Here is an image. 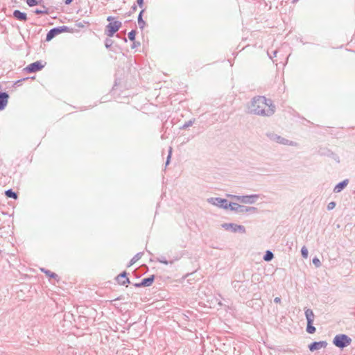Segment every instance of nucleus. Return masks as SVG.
<instances>
[{"instance_id":"1","label":"nucleus","mask_w":355,"mask_h":355,"mask_svg":"<svg viewBox=\"0 0 355 355\" xmlns=\"http://www.w3.org/2000/svg\"><path fill=\"white\" fill-rule=\"evenodd\" d=\"M275 110L272 101L263 96L254 97L248 106L250 114L261 116H270L274 114Z\"/></svg>"},{"instance_id":"2","label":"nucleus","mask_w":355,"mask_h":355,"mask_svg":"<svg viewBox=\"0 0 355 355\" xmlns=\"http://www.w3.org/2000/svg\"><path fill=\"white\" fill-rule=\"evenodd\" d=\"M230 207L229 209L231 211H235L236 213H250V214H255L257 213L258 209L254 207H248L245 205H241L236 202H230L228 205Z\"/></svg>"},{"instance_id":"3","label":"nucleus","mask_w":355,"mask_h":355,"mask_svg":"<svg viewBox=\"0 0 355 355\" xmlns=\"http://www.w3.org/2000/svg\"><path fill=\"white\" fill-rule=\"evenodd\" d=\"M351 343L352 338L346 334H337L333 340V344L340 349L346 347Z\"/></svg>"},{"instance_id":"4","label":"nucleus","mask_w":355,"mask_h":355,"mask_svg":"<svg viewBox=\"0 0 355 355\" xmlns=\"http://www.w3.org/2000/svg\"><path fill=\"white\" fill-rule=\"evenodd\" d=\"M267 137L273 141H275L279 144L291 146H298V144L293 141H290L286 138H284L275 133H268Z\"/></svg>"},{"instance_id":"5","label":"nucleus","mask_w":355,"mask_h":355,"mask_svg":"<svg viewBox=\"0 0 355 355\" xmlns=\"http://www.w3.org/2000/svg\"><path fill=\"white\" fill-rule=\"evenodd\" d=\"M227 196L232 199L236 200L244 204H253L259 198V195L257 194H252L249 196H236L228 194Z\"/></svg>"},{"instance_id":"6","label":"nucleus","mask_w":355,"mask_h":355,"mask_svg":"<svg viewBox=\"0 0 355 355\" xmlns=\"http://www.w3.org/2000/svg\"><path fill=\"white\" fill-rule=\"evenodd\" d=\"M122 24L119 21L110 22L105 27V33L108 37H112L121 27Z\"/></svg>"},{"instance_id":"7","label":"nucleus","mask_w":355,"mask_h":355,"mask_svg":"<svg viewBox=\"0 0 355 355\" xmlns=\"http://www.w3.org/2000/svg\"><path fill=\"white\" fill-rule=\"evenodd\" d=\"M69 29V27L66 26H58L51 29L46 34V41H51L57 35L62 33L67 32Z\"/></svg>"},{"instance_id":"8","label":"nucleus","mask_w":355,"mask_h":355,"mask_svg":"<svg viewBox=\"0 0 355 355\" xmlns=\"http://www.w3.org/2000/svg\"><path fill=\"white\" fill-rule=\"evenodd\" d=\"M207 202L211 204L214 206H216L219 208H223L224 209H229V202L227 200L221 198H209L207 200Z\"/></svg>"},{"instance_id":"9","label":"nucleus","mask_w":355,"mask_h":355,"mask_svg":"<svg viewBox=\"0 0 355 355\" xmlns=\"http://www.w3.org/2000/svg\"><path fill=\"white\" fill-rule=\"evenodd\" d=\"M222 227L227 231H231L234 233L240 232L241 234L245 233V228L243 225H237L236 223H223L221 225Z\"/></svg>"},{"instance_id":"10","label":"nucleus","mask_w":355,"mask_h":355,"mask_svg":"<svg viewBox=\"0 0 355 355\" xmlns=\"http://www.w3.org/2000/svg\"><path fill=\"white\" fill-rule=\"evenodd\" d=\"M44 67V64H42L41 61H36L28 64L24 69L28 73H35L40 71Z\"/></svg>"},{"instance_id":"11","label":"nucleus","mask_w":355,"mask_h":355,"mask_svg":"<svg viewBox=\"0 0 355 355\" xmlns=\"http://www.w3.org/2000/svg\"><path fill=\"white\" fill-rule=\"evenodd\" d=\"M232 286L234 289L241 293H244L247 291L248 286L244 284L241 280H234L232 282Z\"/></svg>"},{"instance_id":"12","label":"nucleus","mask_w":355,"mask_h":355,"mask_svg":"<svg viewBox=\"0 0 355 355\" xmlns=\"http://www.w3.org/2000/svg\"><path fill=\"white\" fill-rule=\"evenodd\" d=\"M155 280V275H150L148 277L143 279L141 282L134 284V286L136 288L140 287H148L150 286Z\"/></svg>"},{"instance_id":"13","label":"nucleus","mask_w":355,"mask_h":355,"mask_svg":"<svg viewBox=\"0 0 355 355\" xmlns=\"http://www.w3.org/2000/svg\"><path fill=\"white\" fill-rule=\"evenodd\" d=\"M116 280L120 285L123 286H127V284L130 283V279L128 277V272L126 271H123L117 275Z\"/></svg>"},{"instance_id":"14","label":"nucleus","mask_w":355,"mask_h":355,"mask_svg":"<svg viewBox=\"0 0 355 355\" xmlns=\"http://www.w3.org/2000/svg\"><path fill=\"white\" fill-rule=\"evenodd\" d=\"M327 345V343L326 341H319V342H313L309 345V349L311 352H313L315 350L320 349L321 348H325Z\"/></svg>"},{"instance_id":"15","label":"nucleus","mask_w":355,"mask_h":355,"mask_svg":"<svg viewBox=\"0 0 355 355\" xmlns=\"http://www.w3.org/2000/svg\"><path fill=\"white\" fill-rule=\"evenodd\" d=\"M9 95L7 92L0 94V110H4L8 104Z\"/></svg>"},{"instance_id":"16","label":"nucleus","mask_w":355,"mask_h":355,"mask_svg":"<svg viewBox=\"0 0 355 355\" xmlns=\"http://www.w3.org/2000/svg\"><path fill=\"white\" fill-rule=\"evenodd\" d=\"M13 17L17 20L26 21L27 20V15L25 12H23L19 10H15L13 11Z\"/></svg>"},{"instance_id":"17","label":"nucleus","mask_w":355,"mask_h":355,"mask_svg":"<svg viewBox=\"0 0 355 355\" xmlns=\"http://www.w3.org/2000/svg\"><path fill=\"white\" fill-rule=\"evenodd\" d=\"M348 183H349L348 179H345L343 181L339 182L338 184H337L335 186V187L334 189V192L340 193L342 190H343L347 187Z\"/></svg>"},{"instance_id":"18","label":"nucleus","mask_w":355,"mask_h":355,"mask_svg":"<svg viewBox=\"0 0 355 355\" xmlns=\"http://www.w3.org/2000/svg\"><path fill=\"white\" fill-rule=\"evenodd\" d=\"M157 261L159 263H164L165 265H168V264H173L175 261L178 260L179 259V257H176L174 259H172V260H170V261H168L165 257L164 256H160L159 257H157Z\"/></svg>"},{"instance_id":"19","label":"nucleus","mask_w":355,"mask_h":355,"mask_svg":"<svg viewBox=\"0 0 355 355\" xmlns=\"http://www.w3.org/2000/svg\"><path fill=\"white\" fill-rule=\"evenodd\" d=\"M305 316L307 320V323L312 322L313 323L315 315L313 311L310 309H307L305 310Z\"/></svg>"},{"instance_id":"20","label":"nucleus","mask_w":355,"mask_h":355,"mask_svg":"<svg viewBox=\"0 0 355 355\" xmlns=\"http://www.w3.org/2000/svg\"><path fill=\"white\" fill-rule=\"evenodd\" d=\"M143 252H140L137 253L130 261L128 267H130L132 266L135 263H136L139 259H140L143 255Z\"/></svg>"},{"instance_id":"21","label":"nucleus","mask_w":355,"mask_h":355,"mask_svg":"<svg viewBox=\"0 0 355 355\" xmlns=\"http://www.w3.org/2000/svg\"><path fill=\"white\" fill-rule=\"evenodd\" d=\"M144 12V10H141L138 15V24L139 27L142 30L144 26H146V22L142 18L143 13Z\"/></svg>"},{"instance_id":"22","label":"nucleus","mask_w":355,"mask_h":355,"mask_svg":"<svg viewBox=\"0 0 355 355\" xmlns=\"http://www.w3.org/2000/svg\"><path fill=\"white\" fill-rule=\"evenodd\" d=\"M42 7L43 8L42 10L40 9H36L34 12L36 15H47L49 13V8H47L44 5H42Z\"/></svg>"},{"instance_id":"23","label":"nucleus","mask_w":355,"mask_h":355,"mask_svg":"<svg viewBox=\"0 0 355 355\" xmlns=\"http://www.w3.org/2000/svg\"><path fill=\"white\" fill-rule=\"evenodd\" d=\"M41 270L45 273L47 276H49V277L51 278H53V279H59L58 278V275L57 274H55V272H53L49 270H46L44 268H41Z\"/></svg>"},{"instance_id":"24","label":"nucleus","mask_w":355,"mask_h":355,"mask_svg":"<svg viewBox=\"0 0 355 355\" xmlns=\"http://www.w3.org/2000/svg\"><path fill=\"white\" fill-rule=\"evenodd\" d=\"M5 194L8 198H10L12 199H17V193L12 191V189H8L5 191Z\"/></svg>"},{"instance_id":"25","label":"nucleus","mask_w":355,"mask_h":355,"mask_svg":"<svg viewBox=\"0 0 355 355\" xmlns=\"http://www.w3.org/2000/svg\"><path fill=\"white\" fill-rule=\"evenodd\" d=\"M195 119H191L187 122H185L180 128V130H184V129H187L189 127L193 125V124L195 122Z\"/></svg>"},{"instance_id":"26","label":"nucleus","mask_w":355,"mask_h":355,"mask_svg":"<svg viewBox=\"0 0 355 355\" xmlns=\"http://www.w3.org/2000/svg\"><path fill=\"white\" fill-rule=\"evenodd\" d=\"M43 0H26V3L29 7H33L41 3Z\"/></svg>"},{"instance_id":"27","label":"nucleus","mask_w":355,"mask_h":355,"mask_svg":"<svg viewBox=\"0 0 355 355\" xmlns=\"http://www.w3.org/2000/svg\"><path fill=\"white\" fill-rule=\"evenodd\" d=\"M274 257V254L272 252L268 250L266 252L265 255L263 256V259L266 261H271Z\"/></svg>"},{"instance_id":"28","label":"nucleus","mask_w":355,"mask_h":355,"mask_svg":"<svg viewBox=\"0 0 355 355\" xmlns=\"http://www.w3.org/2000/svg\"><path fill=\"white\" fill-rule=\"evenodd\" d=\"M315 327L314 326H313V323L312 322H310V323H307V326H306V331L309 333V334H314L315 332Z\"/></svg>"},{"instance_id":"29","label":"nucleus","mask_w":355,"mask_h":355,"mask_svg":"<svg viewBox=\"0 0 355 355\" xmlns=\"http://www.w3.org/2000/svg\"><path fill=\"white\" fill-rule=\"evenodd\" d=\"M136 31L132 30L128 33V37L130 41L134 42L135 40Z\"/></svg>"},{"instance_id":"30","label":"nucleus","mask_w":355,"mask_h":355,"mask_svg":"<svg viewBox=\"0 0 355 355\" xmlns=\"http://www.w3.org/2000/svg\"><path fill=\"white\" fill-rule=\"evenodd\" d=\"M114 43V41L112 39L106 38L105 40V46L107 49H110Z\"/></svg>"},{"instance_id":"31","label":"nucleus","mask_w":355,"mask_h":355,"mask_svg":"<svg viewBox=\"0 0 355 355\" xmlns=\"http://www.w3.org/2000/svg\"><path fill=\"white\" fill-rule=\"evenodd\" d=\"M301 254H302V256L306 259L308 257V250L307 248H306V246H303L301 249Z\"/></svg>"},{"instance_id":"32","label":"nucleus","mask_w":355,"mask_h":355,"mask_svg":"<svg viewBox=\"0 0 355 355\" xmlns=\"http://www.w3.org/2000/svg\"><path fill=\"white\" fill-rule=\"evenodd\" d=\"M312 261L315 267L319 268L321 266V262L318 257H314Z\"/></svg>"},{"instance_id":"33","label":"nucleus","mask_w":355,"mask_h":355,"mask_svg":"<svg viewBox=\"0 0 355 355\" xmlns=\"http://www.w3.org/2000/svg\"><path fill=\"white\" fill-rule=\"evenodd\" d=\"M171 154H172V148H171V147H170V148H169V150H168V156H167L166 161V164H165L166 166L167 165H168V164H169V163H170V160H171Z\"/></svg>"},{"instance_id":"34","label":"nucleus","mask_w":355,"mask_h":355,"mask_svg":"<svg viewBox=\"0 0 355 355\" xmlns=\"http://www.w3.org/2000/svg\"><path fill=\"white\" fill-rule=\"evenodd\" d=\"M336 202L332 201V202H330L328 205H327V209L328 210H331L333 209L335 207H336Z\"/></svg>"},{"instance_id":"35","label":"nucleus","mask_w":355,"mask_h":355,"mask_svg":"<svg viewBox=\"0 0 355 355\" xmlns=\"http://www.w3.org/2000/svg\"><path fill=\"white\" fill-rule=\"evenodd\" d=\"M137 3L140 8H142L144 5V0H137Z\"/></svg>"},{"instance_id":"36","label":"nucleus","mask_w":355,"mask_h":355,"mask_svg":"<svg viewBox=\"0 0 355 355\" xmlns=\"http://www.w3.org/2000/svg\"><path fill=\"white\" fill-rule=\"evenodd\" d=\"M140 45V42H133L132 45V49H135L137 46H139Z\"/></svg>"},{"instance_id":"37","label":"nucleus","mask_w":355,"mask_h":355,"mask_svg":"<svg viewBox=\"0 0 355 355\" xmlns=\"http://www.w3.org/2000/svg\"><path fill=\"white\" fill-rule=\"evenodd\" d=\"M26 79H28V78L18 80L17 81L15 82V85H20L21 83H22L23 81H24Z\"/></svg>"},{"instance_id":"38","label":"nucleus","mask_w":355,"mask_h":355,"mask_svg":"<svg viewBox=\"0 0 355 355\" xmlns=\"http://www.w3.org/2000/svg\"><path fill=\"white\" fill-rule=\"evenodd\" d=\"M114 19V17L112 16H109L107 17V21L110 22H113V20Z\"/></svg>"},{"instance_id":"39","label":"nucleus","mask_w":355,"mask_h":355,"mask_svg":"<svg viewBox=\"0 0 355 355\" xmlns=\"http://www.w3.org/2000/svg\"><path fill=\"white\" fill-rule=\"evenodd\" d=\"M274 302L275 303H280L281 302V298L279 297H276L275 299H274Z\"/></svg>"},{"instance_id":"40","label":"nucleus","mask_w":355,"mask_h":355,"mask_svg":"<svg viewBox=\"0 0 355 355\" xmlns=\"http://www.w3.org/2000/svg\"><path fill=\"white\" fill-rule=\"evenodd\" d=\"M73 0H64V3L66 5H69Z\"/></svg>"},{"instance_id":"41","label":"nucleus","mask_w":355,"mask_h":355,"mask_svg":"<svg viewBox=\"0 0 355 355\" xmlns=\"http://www.w3.org/2000/svg\"><path fill=\"white\" fill-rule=\"evenodd\" d=\"M131 8H132V11H135L137 10V6L133 5Z\"/></svg>"},{"instance_id":"42","label":"nucleus","mask_w":355,"mask_h":355,"mask_svg":"<svg viewBox=\"0 0 355 355\" xmlns=\"http://www.w3.org/2000/svg\"><path fill=\"white\" fill-rule=\"evenodd\" d=\"M277 51L276 50H275V51H273V52H272L273 56H275H275H276V55H277Z\"/></svg>"},{"instance_id":"43","label":"nucleus","mask_w":355,"mask_h":355,"mask_svg":"<svg viewBox=\"0 0 355 355\" xmlns=\"http://www.w3.org/2000/svg\"><path fill=\"white\" fill-rule=\"evenodd\" d=\"M298 1H299V0H293V1H292V3H297Z\"/></svg>"},{"instance_id":"44","label":"nucleus","mask_w":355,"mask_h":355,"mask_svg":"<svg viewBox=\"0 0 355 355\" xmlns=\"http://www.w3.org/2000/svg\"><path fill=\"white\" fill-rule=\"evenodd\" d=\"M123 41H124L125 42H127V39H126V37H124L123 38Z\"/></svg>"},{"instance_id":"45","label":"nucleus","mask_w":355,"mask_h":355,"mask_svg":"<svg viewBox=\"0 0 355 355\" xmlns=\"http://www.w3.org/2000/svg\"><path fill=\"white\" fill-rule=\"evenodd\" d=\"M2 252V250H0V254Z\"/></svg>"},{"instance_id":"46","label":"nucleus","mask_w":355,"mask_h":355,"mask_svg":"<svg viewBox=\"0 0 355 355\" xmlns=\"http://www.w3.org/2000/svg\"><path fill=\"white\" fill-rule=\"evenodd\" d=\"M0 94H1V92H0Z\"/></svg>"}]
</instances>
